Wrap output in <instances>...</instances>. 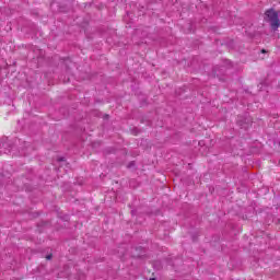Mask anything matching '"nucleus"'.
<instances>
[{"instance_id": "f257e3e1", "label": "nucleus", "mask_w": 280, "mask_h": 280, "mask_svg": "<svg viewBox=\"0 0 280 280\" xmlns=\"http://www.w3.org/2000/svg\"><path fill=\"white\" fill-rule=\"evenodd\" d=\"M265 21L270 23L272 30H279L280 21H279V13L273 9H269L265 12Z\"/></svg>"}, {"instance_id": "f03ea898", "label": "nucleus", "mask_w": 280, "mask_h": 280, "mask_svg": "<svg viewBox=\"0 0 280 280\" xmlns=\"http://www.w3.org/2000/svg\"><path fill=\"white\" fill-rule=\"evenodd\" d=\"M51 257H52L51 254H50V255H47V256H46V259L49 260V259H51Z\"/></svg>"}, {"instance_id": "7ed1b4c3", "label": "nucleus", "mask_w": 280, "mask_h": 280, "mask_svg": "<svg viewBox=\"0 0 280 280\" xmlns=\"http://www.w3.org/2000/svg\"><path fill=\"white\" fill-rule=\"evenodd\" d=\"M59 161H65V158L59 159Z\"/></svg>"}]
</instances>
